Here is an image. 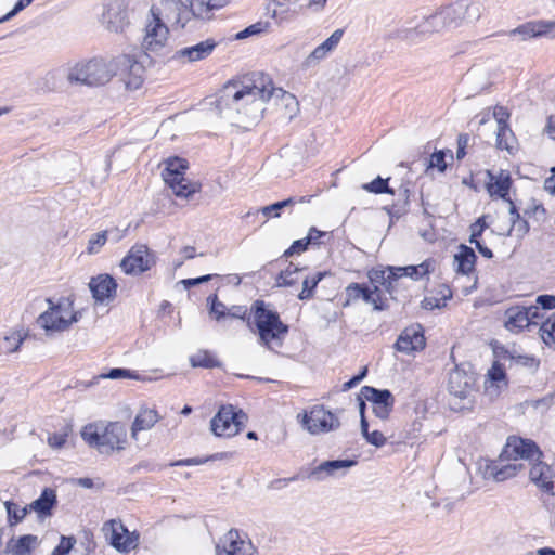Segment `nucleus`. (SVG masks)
<instances>
[{"label": "nucleus", "instance_id": "obj_1", "mask_svg": "<svg viewBox=\"0 0 555 555\" xmlns=\"http://www.w3.org/2000/svg\"><path fill=\"white\" fill-rule=\"evenodd\" d=\"M266 80V75L258 74L251 83H227L216 100L220 116L243 128L257 125L267 112Z\"/></svg>", "mask_w": 555, "mask_h": 555}, {"label": "nucleus", "instance_id": "obj_2", "mask_svg": "<svg viewBox=\"0 0 555 555\" xmlns=\"http://www.w3.org/2000/svg\"><path fill=\"white\" fill-rule=\"evenodd\" d=\"M480 15L481 9L478 3H468L465 0H459L424 18L415 27L400 30L398 37L403 40L415 41L418 37L455 28L464 21H477Z\"/></svg>", "mask_w": 555, "mask_h": 555}, {"label": "nucleus", "instance_id": "obj_3", "mask_svg": "<svg viewBox=\"0 0 555 555\" xmlns=\"http://www.w3.org/2000/svg\"><path fill=\"white\" fill-rule=\"evenodd\" d=\"M504 455L520 457L526 462L525 469L529 470L530 481L540 490L555 495V470L540 461L542 453L533 441L511 437L504 447Z\"/></svg>", "mask_w": 555, "mask_h": 555}, {"label": "nucleus", "instance_id": "obj_4", "mask_svg": "<svg viewBox=\"0 0 555 555\" xmlns=\"http://www.w3.org/2000/svg\"><path fill=\"white\" fill-rule=\"evenodd\" d=\"M82 439L102 454H112L126 449L127 429L119 422L91 423L83 426Z\"/></svg>", "mask_w": 555, "mask_h": 555}, {"label": "nucleus", "instance_id": "obj_5", "mask_svg": "<svg viewBox=\"0 0 555 555\" xmlns=\"http://www.w3.org/2000/svg\"><path fill=\"white\" fill-rule=\"evenodd\" d=\"M47 304L48 309L38 317L37 324L48 336L69 330L81 317L70 297H61L56 301L49 298Z\"/></svg>", "mask_w": 555, "mask_h": 555}, {"label": "nucleus", "instance_id": "obj_6", "mask_svg": "<svg viewBox=\"0 0 555 555\" xmlns=\"http://www.w3.org/2000/svg\"><path fill=\"white\" fill-rule=\"evenodd\" d=\"M253 312L260 343L268 348L281 346L288 327L280 320L278 312L268 309L261 300L253 305Z\"/></svg>", "mask_w": 555, "mask_h": 555}, {"label": "nucleus", "instance_id": "obj_7", "mask_svg": "<svg viewBox=\"0 0 555 555\" xmlns=\"http://www.w3.org/2000/svg\"><path fill=\"white\" fill-rule=\"evenodd\" d=\"M67 80L72 85H105L111 80L107 62L102 59H91L76 63L68 68Z\"/></svg>", "mask_w": 555, "mask_h": 555}, {"label": "nucleus", "instance_id": "obj_8", "mask_svg": "<svg viewBox=\"0 0 555 555\" xmlns=\"http://www.w3.org/2000/svg\"><path fill=\"white\" fill-rule=\"evenodd\" d=\"M162 177L177 197L188 198L199 191L197 182H191L184 177L188 163L183 158L171 157L164 162Z\"/></svg>", "mask_w": 555, "mask_h": 555}, {"label": "nucleus", "instance_id": "obj_9", "mask_svg": "<svg viewBox=\"0 0 555 555\" xmlns=\"http://www.w3.org/2000/svg\"><path fill=\"white\" fill-rule=\"evenodd\" d=\"M106 62L111 79L120 76L129 90H138L142 86L145 68L134 55L122 53Z\"/></svg>", "mask_w": 555, "mask_h": 555}, {"label": "nucleus", "instance_id": "obj_10", "mask_svg": "<svg viewBox=\"0 0 555 555\" xmlns=\"http://www.w3.org/2000/svg\"><path fill=\"white\" fill-rule=\"evenodd\" d=\"M267 112L274 113L279 118L291 121L299 113L296 96L282 88H275L267 76Z\"/></svg>", "mask_w": 555, "mask_h": 555}, {"label": "nucleus", "instance_id": "obj_11", "mask_svg": "<svg viewBox=\"0 0 555 555\" xmlns=\"http://www.w3.org/2000/svg\"><path fill=\"white\" fill-rule=\"evenodd\" d=\"M171 26L156 15L147 13L141 41V49L145 54L163 50L169 39Z\"/></svg>", "mask_w": 555, "mask_h": 555}, {"label": "nucleus", "instance_id": "obj_12", "mask_svg": "<svg viewBox=\"0 0 555 555\" xmlns=\"http://www.w3.org/2000/svg\"><path fill=\"white\" fill-rule=\"evenodd\" d=\"M149 12L167 21L173 30L183 29L190 22L186 0H157Z\"/></svg>", "mask_w": 555, "mask_h": 555}, {"label": "nucleus", "instance_id": "obj_13", "mask_svg": "<svg viewBox=\"0 0 555 555\" xmlns=\"http://www.w3.org/2000/svg\"><path fill=\"white\" fill-rule=\"evenodd\" d=\"M300 423L311 435L334 431L340 427L338 415L326 410L323 405H314L306 411Z\"/></svg>", "mask_w": 555, "mask_h": 555}, {"label": "nucleus", "instance_id": "obj_14", "mask_svg": "<svg viewBox=\"0 0 555 555\" xmlns=\"http://www.w3.org/2000/svg\"><path fill=\"white\" fill-rule=\"evenodd\" d=\"M247 416L232 405L222 406L211 420V430L219 437H233L245 426Z\"/></svg>", "mask_w": 555, "mask_h": 555}, {"label": "nucleus", "instance_id": "obj_15", "mask_svg": "<svg viewBox=\"0 0 555 555\" xmlns=\"http://www.w3.org/2000/svg\"><path fill=\"white\" fill-rule=\"evenodd\" d=\"M156 264V255L145 244L133 245L120 261V268L128 275H140Z\"/></svg>", "mask_w": 555, "mask_h": 555}, {"label": "nucleus", "instance_id": "obj_16", "mask_svg": "<svg viewBox=\"0 0 555 555\" xmlns=\"http://www.w3.org/2000/svg\"><path fill=\"white\" fill-rule=\"evenodd\" d=\"M476 375L470 364L462 363L456 365L448 378V390L450 395L460 400H468L475 391Z\"/></svg>", "mask_w": 555, "mask_h": 555}, {"label": "nucleus", "instance_id": "obj_17", "mask_svg": "<svg viewBox=\"0 0 555 555\" xmlns=\"http://www.w3.org/2000/svg\"><path fill=\"white\" fill-rule=\"evenodd\" d=\"M525 464L526 462L521 461L520 457L505 456L503 450L499 460L486 463L483 477L495 481H505L524 470Z\"/></svg>", "mask_w": 555, "mask_h": 555}, {"label": "nucleus", "instance_id": "obj_18", "mask_svg": "<svg viewBox=\"0 0 555 555\" xmlns=\"http://www.w3.org/2000/svg\"><path fill=\"white\" fill-rule=\"evenodd\" d=\"M101 24L109 33H124L129 25L127 0H111L104 7Z\"/></svg>", "mask_w": 555, "mask_h": 555}, {"label": "nucleus", "instance_id": "obj_19", "mask_svg": "<svg viewBox=\"0 0 555 555\" xmlns=\"http://www.w3.org/2000/svg\"><path fill=\"white\" fill-rule=\"evenodd\" d=\"M102 531L109 544L120 552H129L137 546L138 538L132 535L119 520L104 522Z\"/></svg>", "mask_w": 555, "mask_h": 555}, {"label": "nucleus", "instance_id": "obj_20", "mask_svg": "<svg viewBox=\"0 0 555 555\" xmlns=\"http://www.w3.org/2000/svg\"><path fill=\"white\" fill-rule=\"evenodd\" d=\"M254 552L251 542L236 529H231L220 539L216 555H253Z\"/></svg>", "mask_w": 555, "mask_h": 555}, {"label": "nucleus", "instance_id": "obj_21", "mask_svg": "<svg viewBox=\"0 0 555 555\" xmlns=\"http://www.w3.org/2000/svg\"><path fill=\"white\" fill-rule=\"evenodd\" d=\"M216 47H217L216 40L206 39V40L201 41L194 46L178 49L173 53L171 59L181 64L202 61V60L207 59L214 52Z\"/></svg>", "mask_w": 555, "mask_h": 555}, {"label": "nucleus", "instance_id": "obj_22", "mask_svg": "<svg viewBox=\"0 0 555 555\" xmlns=\"http://www.w3.org/2000/svg\"><path fill=\"white\" fill-rule=\"evenodd\" d=\"M426 341L421 325H412L404 328L399 335L395 347L399 352L410 354L423 350Z\"/></svg>", "mask_w": 555, "mask_h": 555}, {"label": "nucleus", "instance_id": "obj_23", "mask_svg": "<svg viewBox=\"0 0 555 555\" xmlns=\"http://www.w3.org/2000/svg\"><path fill=\"white\" fill-rule=\"evenodd\" d=\"M89 288L94 300L99 304L112 301L117 292V283L109 274H100L89 282Z\"/></svg>", "mask_w": 555, "mask_h": 555}, {"label": "nucleus", "instance_id": "obj_24", "mask_svg": "<svg viewBox=\"0 0 555 555\" xmlns=\"http://www.w3.org/2000/svg\"><path fill=\"white\" fill-rule=\"evenodd\" d=\"M344 35L343 29H336L326 40L319 44L302 62V67L308 69L326 59L339 44Z\"/></svg>", "mask_w": 555, "mask_h": 555}, {"label": "nucleus", "instance_id": "obj_25", "mask_svg": "<svg viewBox=\"0 0 555 555\" xmlns=\"http://www.w3.org/2000/svg\"><path fill=\"white\" fill-rule=\"evenodd\" d=\"M353 460H333L325 461L314 467L309 474V478L322 481L327 477L344 475L350 467L356 465Z\"/></svg>", "mask_w": 555, "mask_h": 555}, {"label": "nucleus", "instance_id": "obj_26", "mask_svg": "<svg viewBox=\"0 0 555 555\" xmlns=\"http://www.w3.org/2000/svg\"><path fill=\"white\" fill-rule=\"evenodd\" d=\"M488 181L486 188L491 197L498 196L508 203V191L512 185V179L508 171L505 170H488Z\"/></svg>", "mask_w": 555, "mask_h": 555}, {"label": "nucleus", "instance_id": "obj_27", "mask_svg": "<svg viewBox=\"0 0 555 555\" xmlns=\"http://www.w3.org/2000/svg\"><path fill=\"white\" fill-rule=\"evenodd\" d=\"M56 504V491L52 488H44L40 496L28 504V509L36 514L38 520H46L52 516Z\"/></svg>", "mask_w": 555, "mask_h": 555}, {"label": "nucleus", "instance_id": "obj_28", "mask_svg": "<svg viewBox=\"0 0 555 555\" xmlns=\"http://www.w3.org/2000/svg\"><path fill=\"white\" fill-rule=\"evenodd\" d=\"M28 333L23 327L11 328L0 337V356L17 352L27 338Z\"/></svg>", "mask_w": 555, "mask_h": 555}, {"label": "nucleus", "instance_id": "obj_29", "mask_svg": "<svg viewBox=\"0 0 555 555\" xmlns=\"http://www.w3.org/2000/svg\"><path fill=\"white\" fill-rule=\"evenodd\" d=\"M527 307L515 306L505 311L504 326L512 333H519L529 326Z\"/></svg>", "mask_w": 555, "mask_h": 555}, {"label": "nucleus", "instance_id": "obj_30", "mask_svg": "<svg viewBox=\"0 0 555 555\" xmlns=\"http://www.w3.org/2000/svg\"><path fill=\"white\" fill-rule=\"evenodd\" d=\"M38 545V537L34 534L11 539L7 543L4 555H29Z\"/></svg>", "mask_w": 555, "mask_h": 555}, {"label": "nucleus", "instance_id": "obj_31", "mask_svg": "<svg viewBox=\"0 0 555 555\" xmlns=\"http://www.w3.org/2000/svg\"><path fill=\"white\" fill-rule=\"evenodd\" d=\"M159 420L157 411L149 408L141 409L131 426V436L137 439L139 431L151 429Z\"/></svg>", "mask_w": 555, "mask_h": 555}, {"label": "nucleus", "instance_id": "obj_32", "mask_svg": "<svg viewBox=\"0 0 555 555\" xmlns=\"http://www.w3.org/2000/svg\"><path fill=\"white\" fill-rule=\"evenodd\" d=\"M475 251L465 245H461L459 253L454 255V264H456V271L463 274H469L476 262Z\"/></svg>", "mask_w": 555, "mask_h": 555}, {"label": "nucleus", "instance_id": "obj_33", "mask_svg": "<svg viewBox=\"0 0 555 555\" xmlns=\"http://www.w3.org/2000/svg\"><path fill=\"white\" fill-rule=\"evenodd\" d=\"M430 271V262L424 261L418 266L393 267L390 268L389 276H396L397 281L403 276H410L418 280Z\"/></svg>", "mask_w": 555, "mask_h": 555}, {"label": "nucleus", "instance_id": "obj_34", "mask_svg": "<svg viewBox=\"0 0 555 555\" xmlns=\"http://www.w3.org/2000/svg\"><path fill=\"white\" fill-rule=\"evenodd\" d=\"M548 25L538 22H528L511 30V36H519L521 40L543 36L547 33Z\"/></svg>", "mask_w": 555, "mask_h": 555}, {"label": "nucleus", "instance_id": "obj_35", "mask_svg": "<svg viewBox=\"0 0 555 555\" xmlns=\"http://www.w3.org/2000/svg\"><path fill=\"white\" fill-rule=\"evenodd\" d=\"M297 0H274L272 8V17L283 22L293 17L298 12Z\"/></svg>", "mask_w": 555, "mask_h": 555}, {"label": "nucleus", "instance_id": "obj_36", "mask_svg": "<svg viewBox=\"0 0 555 555\" xmlns=\"http://www.w3.org/2000/svg\"><path fill=\"white\" fill-rule=\"evenodd\" d=\"M508 204L509 221L512 224L508 228L507 234L511 235L514 232L518 237H524L529 232V223L526 219L520 217L516 206L511 199H508Z\"/></svg>", "mask_w": 555, "mask_h": 555}, {"label": "nucleus", "instance_id": "obj_37", "mask_svg": "<svg viewBox=\"0 0 555 555\" xmlns=\"http://www.w3.org/2000/svg\"><path fill=\"white\" fill-rule=\"evenodd\" d=\"M325 274V272H314L311 274H305L304 272L301 278L302 288L298 294V298L300 300L311 299L313 297L314 288L318 286Z\"/></svg>", "mask_w": 555, "mask_h": 555}, {"label": "nucleus", "instance_id": "obj_38", "mask_svg": "<svg viewBox=\"0 0 555 555\" xmlns=\"http://www.w3.org/2000/svg\"><path fill=\"white\" fill-rule=\"evenodd\" d=\"M391 267L383 270H371L369 272V279L374 285H380L391 295L395 289V283L397 282L396 276H389Z\"/></svg>", "mask_w": 555, "mask_h": 555}, {"label": "nucleus", "instance_id": "obj_39", "mask_svg": "<svg viewBox=\"0 0 555 555\" xmlns=\"http://www.w3.org/2000/svg\"><path fill=\"white\" fill-rule=\"evenodd\" d=\"M186 4L190 12V20L192 17L209 20L212 11H215V8H212L208 0H186Z\"/></svg>", "mask_w": 555, "mask_h": 555}, {"label": "nucleus", "instance_id": "obj_40", "mask_svg": "<svg viewBox=\"0 0 555 555\" xmlns=\"http://www.w3.org/2000/svg\"><path fill=\"white\" fill-rule=\"evenodd\" d=\"M370 287L359 283H351L345 288L346 301L343 304L344 307L349 306L351 302L362 299L367 304L370 299L369 295Z\"/></svg>", "mask_w": 555, "mask_h": 555}, {"label": "nucleus", "instance_id": "obj_41", "mask_svg": "<svg viewBox=\"0 0 555 555\" xmlns=\"http://www.w3.org/2000/svg\"><path fill=\"white\" fill-rule=\"evenodd\" d=\"M302 273V268H298L293 266V263H289V266L280 273L276 279V283L279 286H293L301 281Z\"/></svg>", "mask_w": 555, "mask_h": 555}, {"label": "nucleus", "instance_id": "obj_42", "mask_svg": "<svg viewBox=\"0 0 555 555\" xmlns=\"http://www.w3.org/2000/svg\"><path fill=\"white\" fill-rule=\"evenodd\" d=\"M496 145L501 150L513 153L516 149V138L508 126H501L496 131Z\"/></svg>", "mask_w": 555, "mask_h": 555}, {"label": "nucleus", "instance_id": "obj_43", "mask_svg": "<svg viewBox=\"0 0 555 555\" xmlns=\"http://www.w3.org/2000/svg\"><path fill=\"white\" fill-rule=\"evenodd\" d=\"M361 392L364 398L372 403V406L393 401L391 392L387 389L378 390L373 387L365 386L362 388Z\"/></svg>", "mask_w": 555, "mask_h": 555}, {"label": "nucleus", "instance_id": "obj_44", "mask_svg": "<svg viewBox=\"0 0 555 555\" xmlns=\"http://www.w3.org/2000/svg\"><path fill=\"white\" fill-rule=\"evenodd\" d=\"M4 506L8 514V521L10 526H15L22 522L27 516V514L30 513V511L28 509V504L21 507L14 502L7 501L4 503Z\"/></svg>", "mask_w": 555, "mask_h": 555}, {"label": "nucleus", "instance_id": "obj_45", "mask_svg": "<svg viewBox=\"0 0 555 555\" xmlns=\"http://www.w3.org/2000/svg\"><path fill=\"white\" fill-rule=\"evenodd\" d=\"M296 204L295 197H289L281 202H276L274 204L264 206L260 208L258 211L261 212L266 218H278L281 215V210L287 207H292Z\"/></svg>", "mask_w": 555, "mask_h": 555}, {"label": "nucleus", "instance_id": "obj_46", "mask_svg": "<svg viewBox=\"0 0 555 555\" xmlns=\"http://www.w3.org/2000/svg\"><path fill=\"white\" fill-rule=\"evenodd\" d=\"M194 367L211 369L219 365V362L207 351H198L190 358Z\"/></svg>", "mask_w": 555, "mask_h": 555}, {"label": "nucleus", "instance_id": "obj_47", "mask_svg": "<svg viewBox=\"0 0 555 555\" xmlns=\"http://www.w3.org/2000/svg\"><path fill=\"white\" fill-rule=\"evenodd\" d=\"M540 332L543 341L555 347V314L542 323Z\"/></svg>", "mask_w": 555, "mask_h": 555}, {"label": "nucleus", "instance_id": "obj_48", "mask_svg": "<svg viewBox=\"0 0 555 555\" xmlns=\"http://www.w3.org/2000/svg\"><path fill=\"white\" fill-rule=\"evenodd\" d=\"M369 295L367 304L372 305L374 310L382 311L387 309V299L378 285H374L373 288L370 287Z\"/></svg>", "mask_w": 555, "mask_h": 555}, {"label": "nucleus", "instance_id": "obj_49", "mask_svg": "<svg viewBox=\"0 0 555 555\" xmlns=\"http://www.w3.org/2000/svg\"><path fill=\"white\" fill-rule=\"evenodd\" d=\"M362 189L374 194H393V190L388 186V179H383L380 177H377L370 183L363 184Z\"/></svg>", "mask_w": 555, "mask_h": 555}, {"label": "nucleus", "instance_id": "obj_50", "mask_svg": "<svg viewBox=\"0 0 555 555\" xmlns=\"http://www.w3.org/2000/svg\"><path fill=\"white\" fill-rule=\"evenodd\" d=\"M107 242V231H101L91 235L88 242L87 253L98 254Z\"/></svg>", "mask_w": 555, "mask_h": 555}, {"label": "nucleus", "instance_id": "obj_51", "mask_svg": "<svg viewBox=\"0 0 555 555\" xmlns=\"http://www.w3.org/2000/svg\"><path fill=\"white\" fill-rule=\"evenodd\" d=\"M101 378H109V379H121V378H129V379H140L139 375L134 372L128 370V369H112L106 374H101Z\"/></svg>", "mask_w": 555, "mask_h": 555}, {"label": "nucleus", "instance_id": "obj_52", "mask_svg": "<svg viewBox=\"0 0 555 555\" xmlns=\"http://www.w3.org/2000/svg\"><path fill=\"white\" fill-rule=\"evenodd\" d=\"M435 168L438 169L439 172H444L447 169L446 153L443 151H438L431 154L427 170Z\"/></svg>", "mask_w": 555, "mask_h": 555}, {"label": "nucleus", "instance_id": "obj_53", "mask_svg": "<svg viewBox=\"0 0 555 555\" xmlns=\"http://www.w3.org/2000/svg\"><path fill=\"white\" fill-rule=\"evenodd\" d=\"M76 544V539L74 537H61L60 544L53 550L51 555H66L68 554L74 545Z\"/></svg>", "mask_w": 555, "mask_h": 555}, {"label": "nucleus", "instance_id": "obj_54", "mask_svg": "<svg viewBox=\"0 0 555 555\" xmlns=\"http://www.w3.org/2000/svg\"><path fill=\"white\" fill-rule=\"evenodd\" d=\"M489 376L490 382L487 386V390H489L491 387L500 388L501 384H504L505 373L500 366L493 365L489 372Z\"/></svg>", "mask_w": 555, "mask_h": 555}, {"label": "nucleus", "instance_id": "obj_55", "mask_svg": "<svg viewBox=\"0 0 555 555\" xmlns=\"http://www.w3.org/2000/svg\"><path fill=\"white\" fill-rule=\"evenodd\" d=\"M208 301H211L210 313L215 315L217 321L227 315L225 305L219 301L216 295L208 297Z\"/></svg>", "mask_w": 555, "mask_h": 555}, {"label": "nucleus", "instance_id": "obj_56", "mask_svg": "<svg viewBox=\"0 0 555 555\" xmlns=\"http://www.w3.org/2000/svg\"><path fill=\"white\" fill-rule=\"evenodd\" d=\"M488 228V223L486 222V217H480L475 223L470 225V238L469 242H476L478 237L482 234L485 229Z\"/></svg>", "mask_w": 555, "mask_h": 555}, {"label": "nucleus", "instance_id": "obj_57", "mask_svg": "<svg viewBox=\"0 0 555 555\" xmlns=\"http://www.w3.org/2000/svg\"><path fill=\"white\" fill-rule=\"evenodd\" d=\"M392 406H393V401L384 402V404H379V405H373L372 409H373V413L375 414V416L378 417L379 420L384 421V420L388 418L390 412L392 411Z\"/></svg>", "mask_w": 555, "mask_h": 555}, {"label": "nucleus", "instance_id": "obj_58", "mask_svg": "<svg viewBox=\"0 0 555 555\" xmlns=\"http://www.w3.org/2000/svg\"><path fill=\"white\" fill-rule=\"evenodd\" d=\"M493 117L498 122V128H501V126H508L507 120L509 118V113L504 106L496 105L493 109Z\"/></svg>", "mask_w": 555, "mask_h": 555}, {"label": "nucleus", "instance_id": "obj_59", "mask_svg": "<svg viewBox=\"0 0 555 555\" xmlns=\"http://www.w3.org/2000/svg\"><path fill=\"white\" fill-rule=\"evenodd\" d=\"M34 0H18L14 8L7 13L3 17L0 18V23L7 22L15 16L18 12L27 8Z\"/></svg>", "mask_w": 555, "mask_h": 555}, {"label": "nucleus", "instance_id": "obj_60", "mask_svg": "<svg viewBox=\"0 0 555 555\" xmlns=\"http://www.w3.org/2000/svg\"><path fill=\"white\" fill-rule=\"evenodd\" d=\"M366 441L367 443L376 447V448H380L383 446H385L387 439L386 437L377 429L371 431L369 438H366Z\"/></svg>", "mask_w": 555, "mask_h": 555}, {"label": "nucleus", "instance_id": "obj_61", "mask_svg": "<svg viewBox=\"0 0 555 555\" xmlns=\"http://www.w3.org/2000/svg\"><path fill=\"white\" fill-rule=\"evenodd\" d=\"M263 30V25L261 23L253 24L248 27H246L244 30L240 31L236 35L237 39H244L251 35L260 34Z\"/></svg>", "mask_w": 555, "mask_h": 555}, {"label": "nucleus", "instance_id": "obj_62", "mask_svg": "<svg viewBox=\"0 0 555 555\" xmlns=\"http://www.w3.org/2000/svg\"><path fill=\"white\" fill-rule=\"evenodd\" d=\"M310 243H307V237L306 238H302V240H297L295 241L292 246L285 251V256L288 257V256H292L294 254H299L304 250L307 249V246L309 245Z\"/></svg>", "mask_w": 555, "mask_h": 555}, {"label": "nucleus", "instance_id": "obj_63", "mask_svg": "<svg viewBox=\"0 0 555 555\" xmlns=\"http://www.w3.org/2000/svg\"><path fill=\"white\" fill-rule=\"evenodd\" d=\"M537 306L541 307L542 309H554L555 308V296L553 295H540L538 296Z\"/></svg>", "mask_w": 555, "mask_h": 555}, {"label": "nucleus", "instance_id": "obj_64", "mask_svg": "<svg viewBox=\"0 0 555 555\" xmlns=\"http://www.w3.org/2000/svg\"><path fill=\"white\" fill-rule=\"evenodd\" d=\"M66 439H67L66 434H53V435L49 436L48 444L51 448L60 449L65 444Z\"/></svg>", "mask_w": 555, "mask_h": 555}]
</instances>
